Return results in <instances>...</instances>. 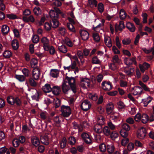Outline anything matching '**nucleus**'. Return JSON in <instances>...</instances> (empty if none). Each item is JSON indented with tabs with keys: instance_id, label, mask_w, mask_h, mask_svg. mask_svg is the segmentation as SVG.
I'll use <instances>...</instances> for the list:
<instances>
[{
	"instance_id": "obj_35",
	"label": "nucleus",
	"mask_w": 154,
	"mask_h": 154,
	"mask_svg": "<svg viewBox=\"0 0 154 154\" xmlns=\"http://www.w3.org/2000/svg\"><path fill=\"white\" fill-rule=\"evenodd\" d=\"M51 4L52 6L57 7L60 6L62 5V3L59 0H52Z\"/></svg>"
},
{
	"instance_id": "obj_47",
	"label": "nucleus",
	"mask_w": 154,
	"mask_h": 154,
	"mask_svg": "<svg viewBox=\"0 0 154 154\" xmlns=\"http://www.w3.org/2000/svg\"><path fill=\"white\" fill-rule=\"evenodd\" d=\"M67 26L70 31L74 33L76 32L75 28L72 24L70 23H67Z\"/></svg>"
},
{
	"instance_id": "obj_27",
	"label": "nucleus",
	"mask_w": 154,
	"mask_h": 154,
	"mask_svg": "<svg viewBox=\"0 0 154 154\" xmlns=\"http://www.w3.org/2000/svg\"><path fill=\"white\" fill-rule=\"evenodd\" d=\"M126 27L130 31L132 32H134L135 31V27L132 23L130 22L127 23L126 24Z\"/></svg>"
},
{
	"instance_id": "obj_45",
	"label": "nucleus",
	"mask_w": 154,
	"mask_h": 154,
	"mask_svg": "<svg viewBox=\"0 0 154 154\" xmlns=\"http://www.w3.org/2000/svg\"><path fill=\"white\" fill-rule=\"evenodd\" d=\"M12 46L14 49L17 50L19 47V44L18 41L16 39L12 41L11 43Z\"/></svg>"
},
{
	"instance_id": "obj_48",
	"label": "nucleus",
	"mask_w": 154,
	"mask_h": 154,
	"mask_svg": "<svg viewBox=\"0 0 154 154\" xmlns=\"http://www.w3.org/2000/svg\"><path fill=\"white\" fill-rule=\"evenodd\" d=\"M38 63V60L37 59L35 58L32 59L30 61L31 67L33 68H36L35 67L37 66Z\"/></svg>"
},
{
	"instance_id": "obj_22",
	"label": "nucleus",
	"mask_w": 154,
	"mask_h": 154,
	"mask_svg": "<svg viewBox=\"0 0 154 154\" xmlns=\"http://www.w3.org/2000/svg\"><path fill=\"white\" fill-rule=\"evenodd\" d=\"M153 98L150 96H148L146 98L142 100V103H143L144 106H146L148 104L151 102Z\"/></svg>"
},
{
	"instance_id": "obj_1",
	"label": "nucleus",
	"mask_w": 154,
	"mask_h": 154,
	"mask_svg": "<svg viewBox=\"0 0 154 154\" xmlns=\"http://www.w3.org/2000/svg\"><path fill=\"white\" fill-rule=\"evenodd\" d=\"M64 81L66 84L68 83L69 84L71 90L74 94L76 92L77 88L76 85L75 79L74 77L66 76Z\"/></svg>"
},
{
	"instance_id": "obj_17",
	"label": "nucleus",
	"mask_w": 154,
	"mask_h": 154,
	"mask_svg": "<svg viewBox=\"0 0 154 154\" xmlns=\"http://www.w3.org/2000/svg\"><path fill=\"white\" fill-rule=\"evenodd\" d=\"M31 141L32 145L35 146H37L40 144L39 139L35 136H33L31 137Z\"/></svg>"
},
{
	"instance_id": "obj_20",
	"label": "nucleus",
	"mask_w": 154,
	"mask_h": 154,
	"mask_svg": "<svg viewBox=\"0 0 154 154\" xmlns=\"http://www.w3.org/2000/svg\"><path fill=\"white\" fill-rule=\"evenodd\" d=\"M150 66V65L147 63H144L142 65H139V68L141 72H144L145 70L147 69Z\"/></svg>"
},
{
	"instance_id": "obj_16",
	"label": "nucleus",
	"mask_w": 154,
	"mask_h": 154,
	"mask_svg": "<svg viewBox=\"0 0 154 154\" xmlns=\"http://www.w3.org/2000/svg\"><path fill=\"white\" fill-rule=\"evenodd\" d=\"M41 42L43 44V47L45 50H48V46L49 44V41L46 37H43L41 39Z\"/></svg>"
},
{
	"instance_id": "obj_4",
	"label": "nucleus",
	"mask_w": 154,
	"mask_h": 154,
	"mask_svg": "<svg viewBox=\"0 0 154 154\" xmlns=\"http://www.w3.org/2000/svg\"><path fill=\"white\" fill-rule=\"evenodd\" d=\"M91 104L88 100H84L82 103L81 107L82 109L85 111H87L91 108Z\"/></svg>"
},
{
	"instance_id": "obj_26",
	"label": "nucleus",
	"mask_w": 154,
	"mask_h": 154,
	"mask_svg": "<svg viewBox=\"0 0 154 154\" xmlns=\"http://www.w3.org/2000/svg\"><path fill=\"white\" fill-rule=\"evenodd\" d=\"M94 131L97 133H100L102 132V126L100 124H96L94 127Z\"/></svg>"
},
{
	"instance_id": "obj_31",
	"label": "nucleus",
	"mask_w": 154,
	"mask_h": 154,
	"mask_svg": "<svg viewBox=\"0 0 154 154\" xmlns=\"http://www.w3.org/2000/svg\"><path fill=\"white\" fill-rule=\"evenodd\" d=\"M91 63L93 64L100 65L101 61L98 59L97 56H94L92 58Z\"/></svg>"
},
{
	"instance_id": "obj_55",
	"label": "nucleus",
	"mask_w": 154,
	"mask_h": 154,
	"mask_svg": "<svg viewBox=\"0 0 154 154\" xmlns=\"http://www.w3.org/2000/svg\"><path fill=\"white\" fill-rule=\"evenodd\" d=\"M51 23L46 22L44 25V28L46 30L48 31L50 30L51 28Z\"/></svg>"
},
{
	"instance_id": "obj_9",
	"label": "nucleus",
	"mask_w": 154,
	"mask_h": 154,
	"mask_svg": "<svg viewBox=\"0 0 154 154\" xmlns=\"http://www.w3.org/2000/svg\"><path fill=\"white\" fill-rule=\"evenodd\" d=\"M131 91L134 95H136L141 94L143 91V89L140 87L136 86L132 88Z\"/></svg>"
},
{
	"instance_id": "obj_33",
	"label": "nucleus",
	"mask_w": 154,
	"mask_h": 154,
	"mask_svg": "<svg viewBox=\"0 0 154 154\" xmlns=\"http://www.w3.org/2000/svg\"><path fill=\"white\" fill-rule=\"evenodd\" d=\"M41 141L42 143L46 145L49 143V138L47 136L42 137L41 138Z\"/></svg>"
},
{
	"instance_id": "obj_58",
	"label": "nucleus",
	"mask_w": 154,
	"mask_h": 154,
	"mask_svg": "<svg viewBox=\"0 0 154 154\" xmlns=\"http://www.w3.org/2000/svg\"><path fill=\"white\" fill-rule=\"evenodd\" d=\"M97 8L100 12L102 13L104 10L103 4L101 3H99L98 5Z\"/></svg>"
},
{
	"instance_id": "obj_32",
	"label": "nucleus",
	"mask_w": 154,
	"mask_h": 154,
	"mask_svg": "<svg viewBox=\"0 0 154 154\" xmlns=\"http://www.w3.org/2000/svg\"><path fill=\"white\" fill-rule=\"evenodd\" d=\"M120 116V114L119 113L116 112L113 113L111 115L110 118L114 122H116L119 118Z\"/></svg>"
},
{
	"instance_id": "obj_64",
	"label": "nucleus",
	"mask_w": 154,
	"mask_h": 154,
	"mask_svg": "<svg viewBox=\"0 0 154 154\" xmlns=\"http://www.w3.org/2000/svg\"><path fill=\"white\" fill-rule=\"evenodd\" d=\"M33 11L34 14L36 15H38L41 13V10L38 7H35Z\"/></svg>"
},
{
	"instance_id": "obj_3",
	"label": "nucleus",
	"mask_w": 154,
	"mask_h": 154,
	"mask_svg": "<svg viewBox=\"0 0 154 154\" xmlns=\"http://www.w3.org/2000/svg\"><path fill=\"white\" fill-rule=\"evenodd\" d=\"M147 131L145 128L142 127L138 129L137 133V137L140 140H143L145 137Z\"/></svg>"
},
{
	"instance_id": "obj_37",
	"label": "nucleus",
	"mask_w": 154,
	"mask_h": 154,
	"mask_svg": "<svg viewBox=\"0 0 154 154\" xmlns=\"http://www.w3.org/2000/svg\"><path fill=\"white\" fill-rule=\"evenodd\" d=\"M66 139L64 137L60 141V147L61 149H63L65 148L66 144Z\"/></svg>"
},
{
	"instance_id": "obj_42",
	"label": "nucleus",
	"mask_w": 154,
	"mask_h": 154,
	"mask_svg": "<svg viewBox=\"0 0 154 154\" xmlns=\"http://www.w3.org/2000/svg\"><path fill=\"white\" fill-rule=\"evenodd\" d=\"M58 49L60 52L63 53H66L67 51V49L66 47L63 45L59 46Z\"/></svg>"
},
{
	"instance_id": "obj_36",
	"label": "nucleus",
	"mask_w": 154,
	"mask_h": 154,
	"mask_svg": "<svg viewBox=\"0 0 154 154\" xmlns=\"http://www.w3.org/2000/svg\"><path fill=\"white\" fill-rule=\"evenodd\" d=\"M149 117L147 115L143 114L142 115L141 120L143 123H146L149 120Z\"/></svg>"
},
{
	"instance_id": "obj_6",
	"label": "nucleus",
	"mask_w": 154,
	"mask_h": 154,
	"mask_svg": "<svg viewBox=\"0 0 154 154\" xmlns=\"http://www.w3.org/2000/svg\"><path fill=\"white\" fill-rule=\"evenodd\" d=\"M90 80L88 78H82L80 81V85L84 88L89 87Z\"/></svg>"
},
{
	"instance_id": "obj_59",
	"label": "nucleus",
	"mask_w": 154,
	"mask_h": 154,
	"mask_svg": "<svg viewBox=\"0 0 154 154\" xmlns=\"http://www.w3.org/2000/svg\"><path fill=\"white\" fill-rule=\"evenodd\" d=\"M107 125H108L107 126H108L109 129L111 130H114L116 128V125L113 124L111 121L108 122Z\"/></svg>"
},
{
	"instance_id": "obj_63",
	"label": "nucleus",
	"mask_w": 154,
	"mask_h": 154,
	"mask_svg": "<svg viewBox=\"0 0 154 154\" xmlns=\"http://www.w3.org/2000/svg\"><path fill=\"white\" fill-rule=\"evenodd\" d=\"M38 101H35V100L31 99L29 100V103L33 107H38Z\"/></svg>"
},
{
	"instance_id": "obj_38",
	"label": "nucleus",
	"mask_w": 154,
	"mask_h": 154,
	"mask_svg": "<svg viewBox=\"0 0 154 154\" xmlns=\"http://www.w3.org/2000/svg\"><path fill=\"white\" fill-rule=\"evenodd\" d=\"M77 55L80 60L81 63H83L85 62V61L82 60L84 57L83 52L80 51H78L77 52Z\"/></svg>"
},
{
	"instance_id": "obj_28",
	"label": "nucleus",
	"mask_w": 154,
	"mask_h": 154,
	"mask_svg": "<svg viewBox=\"0 0 154 154\" xmlns=\"http://www.w3.org/2000/svg\"><path fill=\"white\" fill-rule=\"evenodd\" d=\"M115 148L112 143L106 146V150L110 154L112 153L114 151Z\"/></svg>"
},
{
	"instance_id": "obj_50",
	"label": "nucleus",
	"mask_w": 154,
	"mask_h": 154,
	"mask_svg": "<svg viewBox=\"0 0 154 154\" xmlns=\"http://www.w3.org/2000/svg\"><path fill=\"white\" fill-rule=\"evenodd\" d=\"M3 56L5 58L10 57L12 55V53L8 50L5 51L3 54Z\"/></svg>"
},
{
	"instance_id": "obj_51",
	"label": "nucleus",
	"mask_w": 154,
	"mask_h": 154,
	"mask_svg": "<svg viewBox=\"0 0 154 154\" xmlns=\"http://www.w3.org/2000/svg\"><path fill=\"white\" fill-rule=\"evenodd\" d=\"M93 37L95 42H98L100 40V37L98 34L96 33H94L93 34Z\"/></svg>"
},
{
	"instance_id": "obj_34",
	"label": "nucleus",
	"mask_w": 154,
	"mask_h": 154,
	"mask_svg": "<svg viewBox=\"0 0 154 154\" xmlns=\"http://www.w3.org/2000/svg\"><path fill=\"white\" fill-rule=\"evenodd\" d=\"M9 31V27L6 25H4L2 27L1 31L3 34L8 33Z\"/></svg>"
},
{
	"instance_id": "obj_29",
	"label": "nucleus",
	"mask_w": 154,
	"mask_h": 154,
	"mask_svg": "<svg viewBox=\"0 0 154 154\" xmlns=\"http://www.w3.org/2000/svg\"><path fill=\"white\" fill-rule=\"evenodd\" d=\"M111 61L113 63H117L119 65L122 63L121 59H119L118 56L116 55L113 56Z\"/></svg>"
},
{
	"instance_id": "obj_7",
	"label": "nucleus",
	"mask_w": 154,
	"mask_h": 154,
	"mask_svg": "<svg viewBox=\"0 0 154 154\" xmlns=\"http://www.w3.org/2000/svg\"><path fill=\"white\" fill-rule=\"evenodd\" d=\"M102 88L104 90L107 91H110L112 89V85L109 82H103L101 84Z\"/></svg>"
},
{
	"instance_id": "obj_18",
	"label": "nucleus",
	"mask_w": 154,
	"mask_h": 154,
	"mask_svg": "<svg viewBox=\"0 0 154 154\" xmlns=\"http://www.w3.org/2000/svg\"><path fill=\"white\" fill-rule=\"evenodd\" d=\"M40 118L43 120L47 119V121L48 122H50L51 118L47 113L46 112H42L39 114Z\"/></svg>"
},
{
	"instance_id": "obj_44",
	"label": "nucleus",
	"mask_w": 154,
	"mask_h": 154,
	"mask_svg": "<svg viewBox=\"0 0 154 154\" xmlns=\"http://www.w3.org/2000/svg\"><path fill=\"white\" fill-rule=\"evenodd\" d=\"M47 18V15H43V16L41 17L40 20L38 22L37 24L39 26L43 25L44 22L46 20Z\"/></svg>"
},
{
	"instance_id": "obj_60",
	"label": "nucleus",
	"mask_w": 154,
	"mask_h": 154,
	"mask_svg": "<svg viewBox=\"0 0 154 154\" xmlns=\"http://www.w3.org/2000/svg\"><path fill=\"white\" fill-rule=\"evenodd\" d=\"M103 26V24L100 23L96 26L94 27L93 29L95 31L99 32L100 30H102V27Z\"/></svg>"
},
{
	"instance_id": "obj_43",
	"label": "nucleus",
	"mask_w": 154,
	"mask_h": 154,
	"mask_svg": "<svg viewBox=\"0 0 154 154\" xmlns=\"http://www.w3.org/2000/svg\"><path fill=\"white\" fill-rule=\"evenodd\" d=\"M127 16V14L124 9H122L120 10L119 17L121 19H124Z\"/></svg>"
},
{
	"instance_id": "obj_2",
	"label": "nucleus",
	"mask_w": 154,
	"mask_h": 154,
	"mask_svg": "<svg viewBox=\"0 0 154 154\" xmlns=\"http://www.w3.org/2000/svg\"><path fill=\"white\" fill-rule=\"evenodd\" d=\"M61 115L65 117L69 116L71 113V109L68 106H62L61 107Z\"/></svg>"
},
{
	"instance_id": "obj_57",
	"label": "nucleus",
	"mask_w": 154,
	"mask_h": 154,
	"mask_svg": "<svg viewBox=\"0 0 154 154\" xmlns=\"http://www.w3.org/2000/svg\"><path fill=\"white\" fill-rule=\"evenodd\" d=\"M15 78L17 79L21 82H23L25 80L24 76L22 75H15Z\"/></svg>"
},
{
	"instance_id": "obj_53",
	"label": "nucleus",
	"mask_w": 154,
	"mask_h": 154,
	"mask_svg": "<svg viewBox=\"0 0 154 154\" xmlns=\"http://www.w3.org/2000/svg\"><path fill=\"white\" fill-rule=\"evenodd\" d=\"M131 39L130 38H124L122 41L123 44L125 45H129L131 43Z\"/></svg>"
},
{
	"instance_id": "obj_62",
	"label": "nucleus",
	"mask_w": 154,
	"mask_h": 154,
	"mask_svg": "<svg viewBox=\"0 0 154 154\" xmlns=\"http://www.w3.org/2000/svg\"><path fill=\"white\" fill-rule=\"evenodd\" d=\"M109 69L113 71L115 70L117 68V67L115 63H110L109 64Z\"/></svg>"
},
{
	"instance_id": "obj_8",
	"label": "nucleus",
	"mask_w": 154,
	"mask_h": 154,
	"mask_svg": "<svg viewBox=\"0 0 154 154\" xmlns=\"http://www.w3.org/2000/svg\"><path fill=\"white\" fill-rule=\"evenodd\" d=\"M41 75L40 71L38 68H35L32 71V76L33 78L35 80L38 79Z\"/></svg>"
},
{
	"instance_id": "obj_40",
	"label": "nucleus",
	"mask_w": 154,
	"mask_h": 154,
	"mask_svg": "<svg viewBox=\"0 0 154 154\" xmlns=\"http://www.w3.org/2000/svg\"><path fill=\"white\" fill-rule=\"evenodd\" d=\"M89 5L91 8L97 7V2L96 0H88Z\"/></svg>"
},
{
	"instance_id": "obj_23",
	"label": "nucleus",
	"mask_w": 154,
	"mask_h": 154,
	"mask_svg": "<svg viewBox=\"0 0 154 154\" xmlns=\"http://www.w3.org/2000/svg\"><path fill=\"white\" fill-rule=\"evenodd\" d=\"M42 90L45 93H49L52 91V88L50 84H46L42 87Z\"/></svg>"
},
{
	"instance_id": "obj_39",
	"label": "nucleus",
	"mask_w": 154,
	"mask_h": 154,
	"mask_svg": "<svg viewBox=\"0 0 154 154\" xmlns=\"http://www.w3.org/2000/svg\"><path fill=\"white\" fill-rule=\"evenodd\" d=\"M117 106L119 110H122L125 107V105L124 103L121 101H120L117 103Z\"/></svg>"
},
{
	"instance_id": "obj_30",
	"label": "nucleus",
	"mask_w": 154,
	"mask_h": 154,
	"mask_svg": "<svg viewBox=\"0 0 154 154\" xmlns=\"http://www.w3.org/2000/svg\"><path fill=\"white\" fill-rule=\"evenodd\" d=\"M52 91L54 94L56 95H58L60 92V88L58 86H54L52 88Z\"/></svg>"
},
{
	"instance_id": "obj_5",
	"label": "nucleus",
	"mask_w": 154,
	"mask_h": 154,
	"mask_svg": "<svg viewBox=\"0 0 154 154\" xmlns=\"http://www.w3.org/2000/svg\"><path fill=\"white\" fill-rule=\"evenodd\" d=\"M56 8L57 7H54V10H51L49 12L50 15L52 20H58L59 17L58 13L56 11Z\"/></svg>"
},
{
	"instance_id": "obj_52",
	"label": "nucleus",
	"mask_w": 154,
	"mask_h": 154,
	"mask_svg": "<svg viewBox=\"0 0 154 154\" xmlns=\"http://www.w3.org/2000/svg\"><path fill=\"white\" fill-rule=\"evenodd\" d=\"M15 97L12 96L8 97L7 98V101L8 103L10 104L13 105L14 104V101Z\"/></svg>"
},
{
	"instance_id": "obj_56",
	"label": "nucleus",
	"mask_w": 154,
	"mask_h": 154,
	"mask_svg": "<svg viewBox=\"0 0 154 154\" xmlns=\"http://www.w3.org/2000/svg\"><path fill=\"white\" fill-rule=\"evenodd\" d=\"M29 82L30 85L32 87H35L37 85V83L32 78L29 79Z\"/></svg>"
},
{
	"instance_id": "obj_25",
	"label": "nucleus",
	"mask_w": 154,
	"mask_h": 154,
	"mask_svg": "<svg viewBox=\"0 0 154 154\" xmlns=\"http://www.w3.org/2000/svg\"><path fill=\"white\" fill-rule=\"evenodd\" d=\"M59 73V70L57 69H51L50 72V75L54 78H57Z\"/></svg>"
},
{
	"instance_id": "obj_10",
	"label": "nucleus",
	"mask_w": 154,
	"mask_h": 154,
	"mask_svg": "<svg viewBox=\"0 0 154 154\" xmlns=\"http://www.w3.org/2000/svg\"><path fill=\"white\" fill-rule=\"evenodd\" d=\"M79 33L82 39L84 41L87 40L89 38V34L86 30L81 29L79 31Z\"/></svg>"
},
{
	"instance_id": "obj_12",
	"label": "nucleus",
	"mask_w": 154,
	"mask_h": 154,
	"mask_svg": "<svg viewBox=\"0 0 154 154\" xmlns=\"http://www.w3.org/2000/svg\"><path fill=\"white\" fill-rule=\"evenodd\" d=\"M125 63L127 66H130L133 64L135 65L137 64V62L135 58H125L124 60Z\"/></svg>"
},
{
	"instance_id": "obj_54",
	"label": "nucleus",
	"mask_w": 154,
	"mask_h": 154,
	"mask_svg": "<svg viewBox=\"0 0 154 154\" xmlns=\"http://www.w3.org/2000/svg\"><path fill=\"white\" fill-rule=\"evenodd\" d=\"M48 50H45V51H49V53L53 55L55 53L56 51L53 46H48Z\"/></svg>"
},
{
	"instance_id": "obj_46",
	"label": "nucleus",
	"mask_w": 154,
	"mask_h": 154,
	"mask_svg": "<svg viewBox=\"0 0 154 154\" xmlns=\"http://www.w3.org/2000/svg\"><path fill=\"white\" fill-rule=\"evenodd\" d=\"M139 84L144 91H150V89L141 81H139Z\"/></svg>"
},
{
	"instance_id": "obj_24",
	"label": "nucleus",
	"mask_w": 154,
	"mask_h": 154,
	"mask_svg": "<svg viewBox=\"0 0 154 154\" xmlns=\"http://www.w3.org/2000/svg\"><path fill=\"white\" fill-rule=\"evenodd\" d=\"M62 43L63 44H66L69 47H72L73 46V44L72 41L67 37H65L63 40Z\"/></svg>"
},
{
	"instance_id": "obj_41",
	"label": "nucleus",
	"mask_w": 154,
	"mask_h": 154,
	"mask_svg": "<svg viewBox=\"0 0 154 154\" xmlns=\"http://www.w3.org/2000/svg\"><path fill=\"white\" fill-rule=\"evenodd\" d=\"M104 134L106 136H108L111 134V132L110 129L108 126H105L103 129Z\"/></svg>"
},
{
	"instance_id": "obj_61",
	"label": "nucleus",
	"mask_w": 154,
	"mask_h": 154,
	"mask_svg": "<svg viewBox=\"0 0 154 154\" xmlns=\"http://www.w3.org/2000/svg\"><path fill=\"white\" fill-rule=\"evenodd\" d=\"M141 114L138 112L134 116V119L136 121L139 122L141 120Z\"/></svg>"
},
{
	"instance_id": "obj_21",
	"label": "nucleus",
	"mask_w": 154,
	"mask_h": 154,
	"mask_svg": "<svg viewBox=\"0 0 154 154\" xmlns=\"http://www.w3.org/2000/svg\"><path fill=\"white\" fill-rule=\"evenodd\" d=\"M113 109L114 105L112 102H110L107 104L106 111L107 114L111 113Z\"/></svg>"
},
{
	"instance_id": "obj_11",
	"label": "nucleus",
	"mask_w": 154,
	"mask_h": 154,
	"mask_svg": "<svg viewBox=\"0 0 154 154\" xmlns=\"http://www.w3.org/2000/svg\"><path fill=\"white\" fill-rule=\"evenodd\" d=\"M71 88L67 84L63 81L62 85V91L65 94H67L70 91Z\"/></svg>"
},
{
	"instance_id": "obj_14",
	"label": "nucleus",
	"mask_w": 154,
	"mask_h": 154,
	"mask_svg": "<svg viewBox=\"0 0 154 154\" xmlns=\"http://www.w3.org/2000/svg\"><path fill=\"white\" fill-rule=\"evenodd\" d=\"M122 70L128 75H131L134 72V68H130L128 67H123Z\"/></svg>"
},
{
	"instance_id": "obj_19",
	"label": "nucleus",
	"mask_w": 154,
	"mask_h": 154,
	"mask_svg": "<svg viewBox=\"0 0 154 154\" xmlns=\"http://www.w3.org/2000/svg\"><path fill=\"white\" fill-rule=\"evenodd\" d=\"M104 42L106 45L108 47L110 48L112 46V41L110 37L107 35H104Z\"/></svg>"
},
{
	"instance_id": "obj_15",
	"label": "nucleus",
	"mask_w": 154,
	"mask_h": 154,
	"mask_svg": "<svg viewBox=\"0 0 154 154\" xmlns=\"http://www.w3.org/2000/svg\"><path fill=\"white\" fill-rule=\"evenodd\" d=\"M82 137L84 141L87 143H90L91 142V140L89 135L86 133H83L82 134Z\"/></svg>"
},
{
	"instance_id": "obj_49",
	"label": "nucleus",
	"mask_w": 154,
	"mask_h": 154,
	"mask_svg": "<svg viewBox=\"0 0 154 154\" xmlns=\"http://www.w3.org/2000/svg\"><path fill=\"white\" fill-rule=\"evenodd\" d=\"M57 30L59 33L62 35H64L66 34V29L65 28L63 27H59Z\"/></svg>"
},
{
	"instance_id": "obj_13",
	"label": "nucleus",
	"mask_w": 154,
	"mask_h": 154,
	"mask_svg": "<svg viewBox=\"0 0 154 154\" xmlns=\"http://www.w3.org/2000/svg\"><path fill=\"white\" fill-rule=\"evenodd\" d=\"M31 91L32 94L31 97V99L35 100L36 101H38L39 94L37 91L35 89H32Z\"/></svg>"
}]
</instances>
